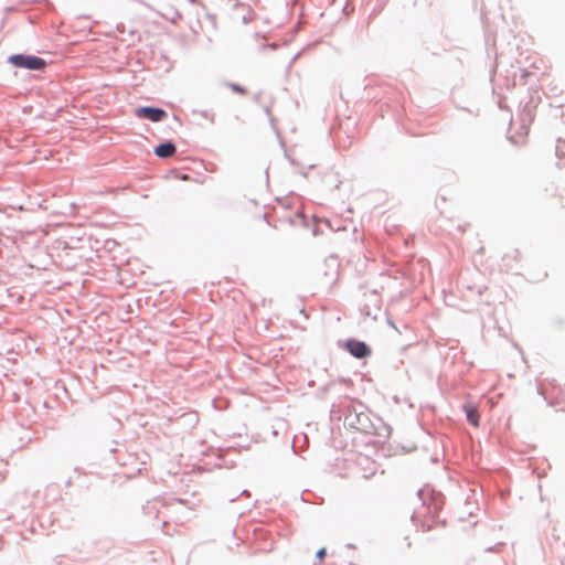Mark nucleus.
Listing matches in <instances>:
<instances>
[{"label": "nucleus", "instance_id": "f03ea898", "mask_svg": "<svg viewBox=\"0 0 565 565\" xmlns=\"http://www.w3.org/2000/svg\"><path fill=\"white\" fill-rule=\"evenodd\" d=\"M135 116L140 119H148L152 122H159L168 117L166 110L154 107H139L135 110Z\"/></svg>", "mask_w": 565, "mask_h": 565}, {"label": "nucleus", "instance_id": "f257e3e1", "mask_svg": "<svg viewBox=\"0 0 565 565\" xmlns=\"http://www.w3.org/2000/svg\"><path fill=\"white\" fill-rule=\"evenodd\" d=\"M9 62L17 67L28 70H42L45 66V61L43 58L33 55H12L9 57Z\"/></svg>", "mask_w": 565, "mask_h": 565}, {"label": "nucleus", "instance_id": "7ed1b4c3", "mask_svg": "<svg viewBox=\"0 0 565 565\" xmlns=\"http://www.w3.org/2000/svg\"><path fill=\"white\" fill-rule=\"evenodd\" d=\"M347 347H348V350L350 351V353L352 355H354L355 358H365L367 355H370L371 353V350L369 349V347L364 343V342H361V341H356V340H351L347 343Z\"/></svg>", "mask_w": 565, "mask_h": 565}, {"label": "nucleus", "instance_id": "423d86ee", "mask_svg": "<svg viewBox=\"0 0 565 565\" xmlns=\"http://www.w3.org/2000/svg\"><path fill=\"white\" fill-rule=\"evenodd\" d=\"M228 87L236 94H239V95H246L247 94V89L238 84H235V83H230L228 84Z\"/></svg>", "mask_w": 565, "mask_h": 565}, {"label": "nucleus", "instance_id": "0eeeda50", "mask_svg": "<svg viewBox=\"0 0 565 565\" xmlns=\"http://www.w3.org/2000/svg\"><path fill=\"white\" fill-rule=\"evenodd\" d=\"M327 554V551L324 547L320 548L318 552H317V557L319 558L320 562L323 561L324 556Z\"/></svg>", "mask_w": 565, "mask_h": 565}, {"label": "nucleus", "instance_id": "39448f33", "mask_svg": "<svg viewBox=\"0 0 565 565\" xmlns=\"http://www.w3.org/2000/svg\"><path fill=\"white\" fill-rule=\"evenodd\" d=\"M465 411H466V414H467V419L468 422L473 425L475 427H478L479 426V419H480V415H479V412L476 407L473 406H465Z\"/></svg>", "mask_w": 565, "mask_h": 565}, {"label": "nucleus", "instance_id": "20e7f679", "mask_svg": "<svg viewBox=\"0 0 565 565\" xmlns=\"http://www.w3.org/2000/svg\"><path fill=\"white\" fill-rule=\"evenodd\" d=\"M174 152L175 147L171 142L161 143L154 149V153L160 158H170L174 154Z\"/></svg>", "mask_w": 565, "mask_h": 565}]
</instances>
